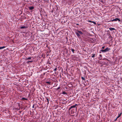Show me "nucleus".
<instances>
[{
    "instance_id": "f257e3e1",
    "label": "nucleus",
    "mask_w": 122,
    "mask_h": 122,
    "mask_svg": "<svg viewBox=\"0 0 122 122\" xmlns=\"http://www.w3.org/2000/svg\"><path fill=\"white\" fill-rule=\"evenodd\" d=\"M110 50V49L109 48H107L104 50H102V49L101 50H100V51H101L102 52H106L107 51H109Z\"/></svg>"
},
{
    "instance_id": "f03ea898",
    "label": "nucleus",
    "mask_w": 122,
    "mask_h": 122,
    "mask_svg": "<svg viewBox=\"0 0 122 122\" xmlns=\"http://www.w3.org/2000/svg\"><path fill=\"white\" fill-rule=\"evenodd\" d=\"M77 110V107H76V109L75 110H74V109L72 108L71 109V114H73L75 112H76Z\"/></svg>"
},
{
    "instance_id": "7ed1b4c3",
    "label": "nucleus",
    "mask_w": 122,
    "mask_h": 122,
    "mask_svg": "<svg viewBox=\"0 0 122 122\" xmlns=\"http://www.w3.org/2000/svg\"><path fill=\"white\" fill-rule=\"evenodd\" d=\"M77 104H76L74 105L71 106L70 107L69 109V110H70L71 109L73 108H75L76 106H77Z\"/></svg>"
},
{
    "instance_id": "20e7f679",
    "label": "nucleus",
    "mask_w": 122,
    "mask_h": 122,
    "mask_svg": "<svg viewBox=\"0 0 122 122\" xmlns=\"http://www.w3.org/2000/svg\"><path fill=\"white\" fill-rule=\"evenodd\" d=\"M117 20H118L119 22H120L121 21L118 18H116L115 19H113L112 20V21H116Z\"/></svg>"
},
{
    "instance_id": "39448f33",
    "label": "nucleus",
    "mask_w": 122,
    "mask_h": 122,
    "mask_svg": "<svg viewBox=\"0 0 122 122\" xmlns=\"http://www.w3.org/2000/svg\"><path fill=\"white\" fill-rule=\"evenodd\" d=\"M28 28V27L27 26H23L21 27H20V28L21 29H24V28Z\"/></svg>"
},
{
    "instance_id": "423d86ee",
    "label": "nucleus",
    "mask_w": 122,
    "mask_h": 122,
    "mask_svg": "<svg viewBox=\"0 0 122 122\" xmlns=\"http://www.w3.org/2000/svg\"><path fill=\"white\" fill-rule=\"evenodd\" d=\"M29 8L30 10H32L34 9V7L33 6H31L29 7Z\"/></svg>"
},
{
    "instance_id": "0eeeda50",
    "label": "nucleus",
    "mask_w": 122,
    "mask_h": 122,
    "mask_svg": "<svg viewBox=\"0 0 122 122\" xmlns=\"http://www.w3.org/2000/svg\"><path fill=\"white\" fill-rule=\"evenodd\" d=\"M102 58V55L100 54L99 55V59L100 60H101Z\"/></svg>"
},
{
    "instance_id": "6e6552de",
    "label": "nucleus",
    "mask_w": 122,
    "mask_h": 122,
    "mask_svg": "<svg viewBox=\"0 0 122 122\" xmlns=\"http://www.w3.org/2000/svg\"><path fill=\"white\" fill-rule=\"evenodd\" d=\"M76 35L77 36H78V37H79L80 36V35L78 32H76Z\"/></svg>"
},
{
    "instance_id": "1a4fd4ad",
    "label": "nucleus",
    "mask_w": 122,
    "mask_h": 122,
    "mask_svg": "<svg viewBox=\"0 0 122 122\" xmlns=\"http://www.w3.org/2000/svg\"><path fill=\"white\" fill-rule=\"evenodd\" d=\"M122 113H118V116L117 117V118H118L119 117H120L121 115H122Z\"/></svg>"
},
{
    "instance_id": "9d476101",
    "label": "nucleus",
    "mask_w": 122,
    "mask_h": 122,
    "mask_svg": "<svg viewBox=\"0 0 122 122\" xmlns=\"http://www.w3.org/2000/svg\"><path fill=\"white\" fill-rule=\"evenodd\" d=\"M46 100H47V105H48V104H49V99L47 97L46 98Z\"/></svg>"
},
{
    "instance_id": "9b49d317",
    "label": "nucleus",
    "mask_w": 122,
    "mask_h": 122,
    "mask_svg": "<svg viewBox=\"0 0 122 122\" xmlns=\"http://www.w3.org/2000/svg\"><path fill=\"white\" fill-rule=\"evenodd\" d=\"M109 29L111 31H112L113 30H116L114 28H110Z\"/></svg>"
},
{
    "instance_id": "f8f14e48",
    "label": "nucleus",
    "mask_w": 122,
    "mask_h": 122,
    "mask_svg": "<svg viewBox=\"0 0 122 122\" xmlns=\"http://www.w3.org/2000/svg\"><path fill=\"white\" fill-rule=\"evenodd\" d=\"M77 31L80 34H83L82 33L81 31L77 30Z\"/></svg>"
},
{
    "instance_id": "ddd939ff",
    "label": "nucleus",
    "mask_w": 122,
    "mask_h": 122,
    "mask_svg": "<svg viewBox=\"0 0 122 122\" xmlns=\"http://www.w3.org/2000/svg\"><path fill=\"white\" fill-rule=\"evenodd\" d=\"M91 56H91L93 58L95 57V54H93L91 55Z\"/></svg>"
},
{
    "instance_id": "4468645a",
    "label": "nucleus",
    "mask_w": 122,
    "mask_h": 122,
    "mask_svg": "<svg viewBox=\"0 0 122 122\" xmlns=\"http://www.w3.org/2000/svg\"><path fill=\"white\" fill-rule=\"evenodd\" d=\"M46 83H48L49 85L51 84V82L50 81H47L46 82Z\"/></svg>"
},
{
    "instance_id": "2eb2a0df",
    "label": "nucleus",
    "mask_w": 122,
    "mask_h": 122,
    "mask_svg": "<svg viewBox=\"0 0 122 122\" xmlns=\"http://www.w3.org/2000/svg\"><path fill=\"white\" fill-rule=\"evenodd\" d=\"M5 46H2V47H0V50L2 49L5 48Z\"/></svg>"
},
{
    "instance_id": "dca6fc26",
    "label": "nucleus",
    "mask_w": 122,
    "mask_h": 122,
    "mask_svg": "<svg viewBox=\"0 0 122 122\" xmlns=\"http://www.w3.org/2000/svg\"><path fill=\"white\" fill-rule=\"evenodd\" d=\"M62 94H67V93L64 91L62 93Z\"/></svg>"
},
{
    "instance_id": "f3484780",
    "label": "nucleus",
    "mask_w": 122,
    "mask_h": 122,
    "mask_svg": "<svg viewBox=\"0 0 122 122\" xmlns=\"http://www.w3.org/2000/svg\"><path fill=\"white\" fill-rule=\"evenodd\" d=\"M90 22L92 23H93V24H94L95 25H96V23L94 22V21H90Z\"/></svg>"
},
{
    "instance_id": "a211bd4d",
    "label": "nucleus",
    "mask_w": 122,
    "mask_h": 122,
    "mask_svg": "<svg viewBox=\"0 0 122 122\" xmlns=\"http://www.w3.org/2000/svg\"><path fill=\"white\" fill-rule=\"evenodd\" d=\"M81 79L83 80H85V79L82 76L81 77Z\"/></svg>"
},
{
    "instance_id": "6ab92c4d",
    "label": "nucleus",
    "mask_w": 122,
    "mask_h": 122,
    "mask_svg": "<svg viewBox=\"0 0 122 122\" xmlns=\"http://www.w3.org/2000/svg\"><path fill=\"white\" fill-rule=\"evenodd\" d=\"M22 100H27V98H22Z\"/></svg>"
},
{
    "instance_id": "aec40b11",
    "label": "nucleus",
    "mask_w": 122,
    "mask_h": 122,
    "mask_svg": "<svg viewBox=\"0 0 122 122\" xmlns=\"http://www.w3.org/2000/svg\"><path fill=\"white\" fill-rule=\"evenodd\" d=\"M71 50L73 52V53H74V52L75 51L74 50V49H71Z\"/></svg>"
},
{
    "instance_id": "412c9836",
    "label": "nucleus",
    "mask_w": 122,
    "mask_h": 122,
    "mask_svg": "<svg viewBox=\"0 0 122 122\" xmlns=\"http://www.w3.org/2000/svg\"><path fill=\"white\" fill-rule=\"evenodd\" d=\"M31 59V57H28V58H27V60H28V59Z\"/></svg>"
},
{
    "instance_id": "4be33fe9",
    "label": "nucleus",
    "mask_w": 122,
    "mask_h": 122,
    "mask_svg": "<svg viewBox=\"0 0 122 122\" xmlns=\"http://www.w3.org/2000/svg\"><path fill=\"white\" fill-rule=\"evenodd\" d=\"M118 118H117V117L116 118V119H115V120H114V121H117V119Z\"/></svg>"
},
{
    "instance_id": "5701e85b",
    "label": "nucleus",
    "mask_w": 122,
    "mask_h": 122,
    "mask_svg": "<svg viewBox=\"0 0 122 122\" xmlns=\"http://www.w3.org/2000/svg\"><path fill=\"white\" fill-rule=\"evenodd\" d=\"M57 68H56L54 70V71H56V70H57Z\"/></svg>"
},
{
    "instance_id": "b1692460",
    "label": "nucleus",
    "mask_w": 122,
    "mask_h": 122,
    "mask_svg": "<svg viewBox=\"0 0 122 122\" xmlns=\"http://www.w3.org/2000/svg\"><path fill=\"white\" fill-rule=\"evenodd\" d=\"M105 47V46H103L102 47V49H104V48Z\"/></svg>"
},
{
    "instance_id": "393cba45",
    "label": "nucleus",
    "mask_w": 122,
    "mask_h": 122,
    "mask_svg": "<svg viewBox=\"0 0 122 122\" xmlns=\"http://www.w3.org/2000/svg\"><path fill=\"white\" fill-rule=\"evenodd\" d=\"M60 87H58L57 89V90H58V89H60Z\"/></svg>"
},
{
    "instance_id": "a878e982",
    "label": "nucleus",
    "mask_w": 122,
    "mask_h": 122,
    "mask_svg": "<svg viewBox=\"0 0 122 122\" xmlns=\"http://www.w3.org/2000/svg\"><path fill=\"white\" fill-rule=\"evenodd\" d=\"M33 61H29L28 62H31Z\"/></svg>"
},
{
    "instance_id": "bb28decb",
    "label": "nucleus",
    "mask_w": 122,
    "mask_h": 122,
    "mask_svg": "<svg viewBox=\"0 0 122 122\" xmlns=\"http://www.w3.org/2000/svg\"><path fill=\"white\" fill-rule=\"evenodd\" d=\"M77 25H79V24H77Z\"/></svg>"
}]
</instances>
